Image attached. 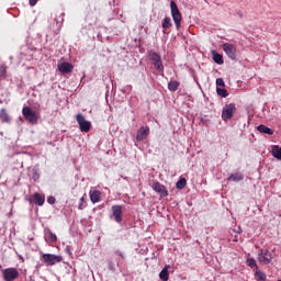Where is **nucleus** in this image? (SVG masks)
Returning <instances> with one entry per match:
<instances>
[{
	"label": "nucleus",
	"instance_id": "obj_1",
	"mask_svg": "<svg viewBox=\"0 0 281 281\" xmlns=\"http://www.w3.org/2000/svg\"><path fill=\"white\" fill-rule=\"evenodd\" d=\"M22 115L29 124H38V120H41V113L34 112L30 106H24L22 109Z\"/></svg>",
	"mask_w": 281,
	"mask_h": 281
},
{
	"label": "nucleus",
	"instance_id": "obj_2",
	"mask_svg": "<svg viewBox=\"0 0 281 281\" xmlns=\"http://www.w3.org/2000/svg\"><path fill=\"white\" fill-rule=\"evenodd\" d=\"M171 16L173 19V23L176 25V30H181V11H179V7L175 1L170 2Z\"/></svg>",
	"mask_w": 281,
	"mask_h": 281
},
{
	"label": "nucleus",
	"instance_id": "obj_3",
	"mask_svg": "<svg viewBox=\"0 0 281 281\" xmlns=\"http://www.w3.org/2000/svg\"><path fill=\"white\" fill-rule=\"evenodd\" d=\"M258 261L260 265H271L273 262V251L261 249L258 252Z\"/></svg>",
	"mask_w": 281,
	"mask_h": 281
},
{
	"label": "nucleus",
	"instance_id": "obj_4",
	"mask_svg": "<svg viewBox=\"0 0 281 281\" xmlns=\"http://www.w3.org/2000/svg\"><path fill=\"white\" fill-rule=\"evenodd\" d=\"M42 261L47 267H54V265H58V262H63V257L54 254H44L42 256Z\"/></svg>",
	"mask_w": 281,
	"mask_h": 281
},
{
	"label": "nucleus",
	"instance_id": "obj_5",
	"mask_svg": "<svg viewBox=\"0 0 281 281\" xmlns=\"http://www.w3.org/2000/svg\"><path fill=\"white\" fill-rule=\"evenodd\" d=\"M148 58L149 60H151L155 69H157V71H164V63L161 61V55L157 54L156 52L150 50L148 53Z\"/></svg>",
	"mask_w": 281,
	"mask_h": 281
},
{
	"label": "nucleus",
	"instance_id": "obj_6",
	"mask_svg": "<svg viewBox=\"0 0 281 281\" xmlns=\"http://www.w3.org/2000/svg\"><path fill=\"white\" fill-rule=\"evenodd\" d=\"M234 113H236V104H226L222 111V119L224 122H227V120H232V117H234Z\"/></svg>",
	"mask_w": 281,
	"mask_h": 281
},
{
	"label": "nucleus",
	"instance_id": "obj_7",
	"mask_svg": "<svg viewBox=\"0 0 281 281\" xmlns=\"http://www.w3.org/2000/svg\"><path fill=\"white\" fill-rule=\"evenodd\" d=\"M76 120L79 124L81 133H89V131H91V122L87 121V119H85V115L79 113L77 114Z\"/></svg>",
	"mask_w": 281,
	"mask_h": 281
},
{
	"label": "nucleus",
	"instance_id": "obj_8",
	"mask_svg": "<svg viewBox=\"0 0 281 281\" xmlns=\"http://www.w3.org/2000/svg\"><path fill=\"white\" fill-rule=\"evenodd\" d=\"M4 281H14L19 278V270L16 268H7L2 270Z\"/></svg>",
	"mask_w": 281,
	"mask_h": 281
},
{
	"label": "nucleus",
	"instance_id": "obj_9",
	"mask_svg": "<svg viewBox=\"0 0 281 281\" xmlns=\"http://www.w3.org/2000/svg\"><path fill=\"white\" fill-rule=\"evenodd\" d=\"M222 47L231 60H236V46L234 44L224 43Z\"/></svg>",
	"mask_w": 281,
	"mask_h": 281
},
{
	"label": "nucleus",
	"instance_id": "obj_10",
	"mask_svg": "<svg viewBox=\"0 0 281 281\" xmlns=\"http://www.w3.org/2000/svg\"><path fill=\"white\" fill-rule=\"evenodd\" d=\"M148 135H150V128L148 126H143L136 133V140L144 142Z\"/></svg>",
	"mask_w": 281,
	"mask_h": 281
},
{
	"label": "nucleus",
	"instance_id": "obj_11",
	"mask_svg": "<svg viewBox=\"0 0 281 281\" xmlns=\"http://www.w3.org/2000/svg\"><path fill=\"white\" fill-rule=\"evenodd\" d=\"M57 67L61 74H71V71H74V65L69 61H63L61 64H58Z\"/></svg>",
	"mask_w": 281,
	"mask_h": 281
},
{
	"label": "nucleus",
	"instance_id": "obj_12",
	"mask_svg": "<svg viewBox=\"0 0 281 281\" xmlns=\"http://www.w3.org/2000/svg\"><path fill=\"white\" fill-rule=\"evenodd\" d=\"M31 203H34L35 205H44L45 204V195H41V193L36 192L34 193L31 199H30Z\"/></svg>",
	"mask_w": 281,
	"mask_h": 281
},
{
	"label": "nucleus",
	"instance_id": "obj_13",
	"mask_svg": "<svg viewBox=\"0 0 281 281\" xmlns=\"http://www.w3.org/2000/svg\"><path fill=\"white\" fill-rule=\"evenodd\" d=\"M151 188L154 192H157L158 194H160V196H166L168 194L166 187L159 182H154Z\"/></svg>",
	"mask_w": 281,
	"mask_h": 281
},
{
	"label": "nucleus",
	"instance_id": "obj_14",
	"mask_svg": "<svg viewBox=\"0 0 281 281\" xmlns=\"http://www.w3.org/2000/svg\"><path fill=\"white\" fill-rule=\"evenodd\" d=\"M112 216H114L116 223H122V205L112 206Z\"/></svg>",
	"mask_w": 281,
	"mask_h": 281
},
{
	"label": "nucleus",
	"instance_id": "obj_15",
	"mask_svg": "<svg viewBox=\"0 0 281 281\" xmlns=\"http://www.w3.org/2000/svg\"><path fill=\"white\" fill-rule=\"evenodd\" d=\"M169 269H172V266L166 265L165 268L159 272V279L162 281L170 280V272H168Z\"/></svg>",
	"mask_w": 281,
	"mask_h": 281
},
{
	"label": "nucleus",
	"instance_id": "obj_16",
	"mask_svg": "<svg viewBox=\"0 0 281 281\" xmlns=\"http://www.w3.org/2000/svg\"><path fill=\"white\" fill-rule=\"evenodd\" d=\"M271 155L272 157H274V159L281 161V147L279 145H273L271 149Z\"/></svg>",
	"mask_w": 281,
	"mask_h": 281
},
{
	"label": "nucleus",
	"instance_id": "obj_17",
	"mask_svg": "<svg viewBox=\"0 0 281 281\" xmlns=\"http://www.w3.org/2000/svg\"><path fill=\"white\" fill-rule=\"evenodd\" d=\"M100 191L94 190V191H90V200L92 203H100Z\"/></svg>",
	"mask_w": 281,
	"mask_h": 281
},
{
	"label": "nucleus",
	"instance_id": "obj_18",
	"mask_svg": "<svg viewBox=\"0 0 281 281\" xmlns=\"http://www.w3.org/2000/svg\"><path fill=\"white\" fill-rule=\"evenodd\" d=\"M257 131L263 133L265 135H273V130L267 127V125H258Z\"/></svg>",
	"mask_w": 281,
	"mask_h": 281
},
{
	"label": "nucleus",
	"instance_id": "obj_19",
	"mask_svg": "<svg viewBox=\"0 0 281 281\" xmlns=\"http://www.w3.org/2000/svg\"><path fill=\"white\" fill-rule=\"evenodd\" d=\"M213 60L216 65H223V55L218 54L216 50L212 52Z\"/></svg>",
	"mask_w": 281,
	"mask_h": 281
},
{
	"label": "nucleus",
	"instance_id": "obj_20",
	"mask_svg": "<svg viewBox=\"0 0 281 281\" xmlns=\"http://www.w3.org/2000/svg\"><path fill=\"white\" fill-rule=\"evenodd\" d=\"M0 120L3 123H9L10 122V115H8V112L5 111V109L0 110Z\"/></svg>",
	"mask_w": 281,
	"mask_h": 281
},
{
	"label": "nucleus",
	"instance_id": "obj_21",
	"mask_svg": "<svg viewBox=\"0 0 281 281\" xmlns=\"http://www.w3.org/2000/svg\"><path fill=\"white\" fill-rule=\"evenodd\" d=\"M244 177L241 173H232L228 177V181H243Z\"/></svg>",
	"mask_w": 281,
	"mask_h": 281
},
{
	"label": "nucleus",
	"instance_id": "obj_22",
	"mask_svg": "<svg viewBox=\"0 0 281 281\" xmlns=\"http://www.w3.org/2000/svg\"><path fill=\"white\" fill-rule=\"evenodd\" d=\"M186 186H188V181L186 180V178H181L177 183H176V188L178 190H183V188H186Z\"/></svg>",
	"mask_w": 281,
	"mask_h": 281
},
{
	"label": "nucleus",
	"instance_id": "obj_23",
	"mask_svg": "<svg viewBox=\"0 0 281 281\" xmlns=\"http://www.w3.org/2000/svg\"><path fill=\"white\" fill-rule=\"evenodd\" d=\"M246 265L250 267V269H258V263L256 262V259L254 258H248L246 260Z\"/></svg>",
	"mask_w": 281,
	"mask_h": 281
},
{
	"label": "nucleus",
	"instance_id": "obj_24",
	"mask_svg": "<svg viewBox=\"0 0 281 281\" xmlns=\"http://www.w3.org/2000/svg\"><path fill=\"white\" fill-rule=\"evenodd\" d=\"M168 27H172V20L167 16L162 22V29L168 30Z\"/></svg>",
	"mask_w": 281,
	"mask_h": 281
},
{
	"label": "nucleus",
	"instance_id": "obj_25",
	"mask_svg": "<svg viewBox=\"0 0 281 281\" xmlns=\"http://www.w3.org/2000/svg\"><path fill=\"white\" fill-rule=\"evenodd\" d=\"M169 91H177L179 89V81H170L168 83Z\"/></svg>",
	"mask_w": 281,
	"mask_h": 281
},
{
	"label": "nucleus",
	"instance_id": "obj_26",
	"mask_svg": "<svg viewBox=\"0 0 281 281\" xmlns=\"http://www.w3.org/2000/svg\"><path fill=\"white\" fill-rule=\"evenodd\" d=\"M217 95H221V98H227V90L224 88H217Z\"/></svg>",
	"mask_w": 281,
	"mask_h": 281
},
{
	"label": "nucleus",
	"instance_id": "obj_27",
	"mask_svg": "<svg viewBox=\"0 0 281 281\" xmlns=\"http://www.w3.org/2000/svg\"><path fill=\"white\" fill-rule=\"evenodd\" d=\"M48 240L49 243H56L58 240V237L56 236V234L49 232Z\"/></svg>",
	"mask_w": 281,
	"mask_h": 281
},
{
	"label": "nucleus",
	"instance_id": "obj_28",
	"mask_svg": "<svg viewBox=\"0 0 281 281\" xmlns=\"http://www.w3.org/2000/svg\"><path fill=\"white\" fill-rule=\"evenodd\" d=\"M7 71H8V70H7L5 66L2 65V66L0 67V77H1V78H5Z\"/></svg>",
	"mask_w": 281,
	"mask_h": 281
},
{
	"label": "nucleus",
	"instance_id": "obj_29",
	"mask_svg": "<svg viewBox=\"0 0 281 281\" xmlns=\"http://www.w3.org/2000/svg\"><path fill=\"white\" fill-rule=\"evenodd\" d=\"M47 203H49V205H54V203H56V198H54V195H49L47 198Z\"/></svg>",
	"mask_w": 281,
	"mask_h": 281
},
{
	"label": "nucleus",
	"instance_id": "obj_30",
	"mask_svg": "<svg viewBox=\"0 0 281 281\" xmlns=\"http://www.w3.org/2000/svg\"><path fill=\"white\" fill-rule=\"evenodd\" d=\"M216 85H217V87H225V81L223 80V78H217Z\"/></svg>",
	"mask_w": 281,
	"mask_h": 281
},
{
	"label": "nucleus",
	"instance_id": "obj_31",
	"mask_svg": "<svg viewBox=\"0 0 281 281\" xmlns=\"http://www.w3.org/2000/svg\"><path fill=\"white\" fill-rule=\"evenodd\" d=\"M29 3L32 8H34V5H36V3H38V0H29Z\"/></svg>",
	"mask_w": 281,
	"mask_h": 281
},
{
	"label": "nucleus",
	"instance_id": "obj_32",
	"mask_svg": "<svg viewBox=\"0 0 281 281\" xmlns=\"http://www.w3.org/2000/svg\"><path fill=\"white\" fill-rule=\"evenodd\" d=\"M79 210H85V206L82 205V202L78 206Z\"/></svg>",
	"mask_w": 281,
	"mask_h": 281
},
{
	"label": "nucleus",
	"instance_id": "obj_33",
	"mask_svg": "<svg viewBox=\"0 0 281 281\" xmlns=\"http://www.w3.org/2000/svg\"><path fill=\"white\" fill-rule=\"evenodd\" d=\"M80 201H81V203H83L85 202V196H81Z\"/></svg>",
	"mask_w": 281,
	"mask_h": 281
},
{
	"label": "nucleus",
	"instance_id": "obj_34",
	"mask_svg": "<svg viewBox=\"0 0 281 281\" xmlns=\"http://www.w3.org/2000/svg\"><path fill=\"white\" fill-rule=\"evenodd\" d=\"M237 14H238V16H243V13H241V12H238Z\"/></svg>",
	"mask_w": 281,
	"mask_h": 281
}]
</instances>
